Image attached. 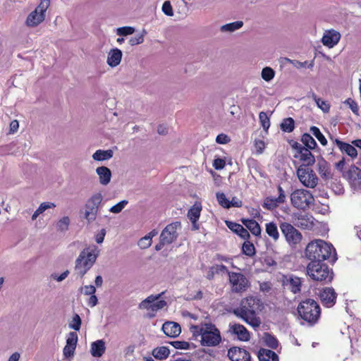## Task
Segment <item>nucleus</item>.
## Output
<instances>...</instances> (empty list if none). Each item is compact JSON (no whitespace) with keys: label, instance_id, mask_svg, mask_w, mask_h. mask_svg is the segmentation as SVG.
<instances>
[{"label":"nucleus","instance_id":"obj_16","mask_svg":"<svg viewBox=\"0 0 361 361\" xmlns=\"http://www.w3.org/2000/svg\"><path fill=\"white\" fill-rule=\"evenodd\" d=\"M180 228V222L176 221L167 225L162 231L160 238L168 245L172 243L178 238L177 229Z\"/></svg>","mask_w":361,"mask_h":361},{"label":"nucleus","instance_id":"obj_62","mask_svg":"<svg viewBox=\"0 0 361 361\" xmlns=\"http://www.w3.org/2000/svg\"><path fill=\"white\" fill-rule=\"evenodd\" d=\"M277 189L279 191V197H276V201H278V202L279 204L284 203L286 201V195H285L284 190H283V188H281V185H279Z\"/></svg>","mask_w":361,"mask_h":361},{"label":"nucleus","instance_id":"obj_33","mask_svg":"<svg viewBox=\"0 0 361 361\" xmlns=\"http://www.w3.org/2000/svg\"><path fill=\"white\" fill-rule=\"evenodd\" d=\"M170 353L169 349L166 346L157 347L153 349L152 355L157 360H163L166 359Z\"/></svg>","mask_w":361,"mask_h":361},{"label":"nucleus","instance_id":"obj_31","mask_svg":"<svg viewBox=\"0 0 361 361\" xmlns=\"http://www.w3.org/2000/svg\"><path fill=\"white\" fill-rule=\"evenodd\" d=\"M257 355L259 361H279V356L271 350L261 348Z\"/></svg>","mask_w":361,"mask_h":361},{"label":"nucleus","instance_id":"obj_38","mask_svg":"<svg viewBox=\"0 0 361 361\" xmlns=\"http://www.w3.org/2000/svg\"><path fill=\"white\" fill-rule=\"evenodd\" d=\"M242 252L250 257L255 255L256 250L253 243L249 241V240H245L242 245Z\"/></svg>","mask_w":361,"mask_h":361},{"label":"nucleus","instance_id":"obj_9","mask_svg":"<svg viewBox=\"0 0 361 361\" xmlns=\"http://www.w3.org/2000/svg\"><path fill=\"white\" fill-rule=\"evenodd\" d=\"M103 196L101 192L93 194L86 202L85 204V213L83 218L88 224L95 221L99 206L102 202Z\"/></svg>","mask_w":361,"mask_h":361},{"label":"nucleus","instance_id":"obj_11","mask_svg":"<svg viewBox=\"0 0 361 361\" xmlns=\"http://www.w3.org/2000/svg\"><path fill=\"white\" fill-rule=\"evenodd\" d=\"M297 176L302 185L307 188H314L317 185L318 178L313 170L300 165L297 169Z\"/></svg>","mask_w":361,"mask_h":361},{"label":"nucleus","instance_id":"obj_64","mask_svg":"<svg viewBox=\"0 0 361 361\" xmlns=\"http://www.w3.org/2000/svg\"><path fill=\"white\" fill-rule=\"evenodd\" d=\"M255 146L257 149V152L258 154H262L264 151V149L265 147V144L263 140H255Z\"/></svg>","mask_w":361,"mask_h":361},{"label":"nucleus","instance_id":"obj_50","mask_svg":"<svg viewBox=\"0 0 361 361\" xmlns=\"http://www.w3.org/2000/svg\"><path fill=\"white\" fill-rule=\"evenodd\" d=\"M78 343V334L75 331H71L68 334L66 345L76 347Z\"/></svg>","mask_w":361,"mask_h":361},{"label":"nucleus","instance_id":"obj_40","mask_svg":"<svg viewBox=\"0 0 361 361\" xmlns=\"http://www.w3.org/2000/svg\"><path fill=\"white\" fill-rule=\"evenodd\" d=\"M264 341L265 345L272 349H276L279 345V341L276 338L269 333H264Z\"/></svg>","mask_w":361,"mask_h":361},{"label":"nucleus","instance_id":"obj_57","mask_svg":"<svg viewBox=\"0 0 361 361\" xmlns=\"http://www.w3.org/2000/svg\"><path fill=\"white\" fill-rule=\"evenodd\" d=\"M75 348V346L66 345L63 350L64 357L66 358L72 357L74 355Z\"/></svg>","mask_w":361,"mask_h":361},{"label":"nucleus","instance_id":"obj_2","mask_svg":"<svg viewBox=\"0 0 361 361\" xmlns=\"http://www.w3.org/2000/svg\"><path fill=\"white\" fill-rule=\"evenodd\" d=\"M305 254L310 262H324L329 259L332 263L337 259L336 250L323 240L311 241L306 246Z\"/></svg>","mask_w":361,"mask_h":361},{"label":"nucleus","instance_id":"obj_22","mask_svg":"<svg viewBox=\"0 0 361 361\" xmlns=\"http://www.w3.org/2000/svg\"><path fill=\"white\" fill-rule=\"evenodd\" d=\"M166 336L171 338L178 337L181 332L180 324L174 322H166L161 328Z\"/></svg>","mask_w":361,"mask_h":361},{"label":"nucleus","instance_id":"obj_13","mask_svg":"<svg viewBox=\"0 0 361 361\" xmlns=\"http://www.w3.org/2000/svg\"><path fill=\"white\" fill-rule=\"evenodd\" d=\"M281 281L284 289L290 291L293 294L301 293L302 286L301 278L293 274L283 275Z\"/></svg>","mask_w":361,"mask_h":361},{"label":"nucleus","instance_id":"obj_56","mask_svg":"<svg viewBox=\"0 0 361 361\" xmlns=\"http://www.w3.org/2000/svg\"><path fill=\"white\" fill-rule=\"evenodd\" d=\"M317 106L324 112L327 113L330 110V105L326 101L322 100L320 98L316 102Z\"/></svg>","mask_w":361,"mask_h":361},{"label":"nucleus","instance_id":"obj_55","mask_svg":"<svg viewBox=\"0 0 361 361\" xmlns=\"http://www.w3.org/2000/svg\"><path fill=\"white\" fill-rule=\"evenodd\" d=\"M152 244V240L149 236H145L142 238L139 242L138 245L142 249H146L148 248Z\"/></svg>","mask_w":361,"mask_h":361},{"label":"nucleus","instance_id":"obj_48","mask_svg":"<svg viewBox=\"0 0 361 361\" xmlns=\"http://www.w3.org/2000/svg\"><path fill=\"white\" fill-rule=\"evenodd\" d=\"M135 32V28L130 26H124L117 28L116 34L119 36H127Z\"/></svg>","mask_w":361,"mask_h":361},{"label":"nucleus","instance_id":"obj_61","mask_svg":"<svg viewBox=\"0 0 361 361\" xmlns=\"http://www.w3.org/2000/svg\"><path fill=\"white\" fill-rule=\"evenodd\" d=\"M225 160L221 158H216L214 160L213 166L216 170L223 169L225 166Z\"/></svg>","mask_w":361,"mask_h":361},{"label":"nucleus","instance_id":"obj_30","mask_svg":"<svg viewBox=\"0 0 361 361\" xmlns=\"http://www.w3.org/2000/svg\"><path fill=\"white\" fill-rule=\"evenodd\" d=\"M106 350L105 343L103 340H97L91 344V354L93 357H100Z\"/></svg>","mask_w":361,"mask_h":361},{"label":"nucleus","instance_id":"obj_47","mask_svg":"<svg viewBox=\"0 0 361 361\" xmlns=\"http://www.w3.org/2000/svg\"><path fill=\"white\" fill-rule=\"evenodd\" d=\"M216 199L218 200L219 204L226 209L230 208V201L226 198L225 194L224 192H216Z\"/></svg>","mask_w":361,"mask_h":361},{"label":"nucleus","instance_id":"obj_14","mask_svg":"<svg viewBox=\"0 0 361 361\" xmlns=\"http://www.w3.org/2000/svg\"><path fill=\"white\" fill-rule=\"evenodd\" d=\"M343 176L346 178L354 190H361V169L355 165L343 172Z\"/></svg>","mask_w":361,"mask_h":361},{"label":"nucleus","instance_id":"obj_23","mask_svg":"<svg viewBox=\"0 0 361 361\" xmlns=\"http://www.w3.org/2000/svg\"><path fill=\"white\" fill-rule=\"evenodd\" d=\"M229 327V331L233 334L236 335L239 340L243 341H247L250 340V333L243 325L234 324H230Z\"/></svg>","mask_w":361,"mask_h":361},{"label":"nucleus","instance_id":"obj_20","mask_svg":"<svg viewBox=\"0 0 361 361\" xmlns=\"http://www.w3.org/2000/svg\"><path fill=\"white\" fill-rule=\"evenodd\" d=\"M314 221L315 219L312 215L300 214L296 218L295 225L302 229L312 230L315 226Z\"/></svg>","mask_w":361,"mask_h":361},{"label":"nucleus","instance_id":"obj_24","mask_svg":"<svg viewBox=\"0 0 361 361\" xmlns=\"http://www.w3.org/2000/svg\"><path fill=\"white\" fill-rule=\"evenodd\" d=\"M330 139L335 143L338 147L340 149V150L342 152L346 153L348 156L351 157L352 158H355L357 155V152L356 148L346 142H344L338 138H334L333 137H330Z\"/></svg>","mask_w":361,"mask_h":361},{"label":"nucleus","instance_id":"obj_32","mask_svg":"<svg viewBox=\"0 0 361 361\" xmlns=\"http://www.w3.org/2000/svg\"><path fill=\"white\" fill-rule=\"evenodd\" d=\"M114 152L111 149H98L93 154L92 158L95 161H105L112 158Z\"/></svg>","mask_w":361,"mask_h":361},{"label":"nucleus","instance_id":"obj_17","mask_svg":"<svg viewBox=\"0 0 361 361\" xmlns=\"http://www.w3.org/2000/svg\"><path fill=\"white\" fill-rule=\"evenodd\" d=\"M322 304L331 307L334 306L336 301L337 293L333 288L326 287L319 290L318 294Z\"/></svg>","mask_w":361,"mask_h":361},{"label":"nucleus","instance_id":"obj_37","mask_svg":"<svg viewBox=\"0 0 361 361\" xmlns=\"http://www.w3.org/2000/svg\"><path fill=\"white\" fill-rule=\"evenodd\" d=\"M243 21H240V20L235 21V22L227 23L226 25L221 26L220 30L222 32H232L235 31L236 30L240 29V27H243Z\"/></svg>","mask_w":361,"mask_h":361},{"label":"nucleus","instance_id":"obj_6","mask_svg":"<svg viewBox=\"0 0 361 361\" xmlns=\"http://www.w3.org/2000/svg\"><path fill=\"white\" fill-rule=\"evenodd\" d=\"M297 310L301 319L310 324H315L321 314L320 307L313 299H306L300 302Z\"/></svg>","mask_w":361,"mask_h":361},{"label":"nucleus","instance_id":"obj_63","mask_svg":"<svg viewBox=\"0 0 361 361\" xmlns=\"http://www.w3.org/2000/svg\"><path fill=\"white\" fill-rule=\"evenodd\" d=\"M68 274H69V271L68 270H66L59 276H58L56 274H52L51 275V277L53 279L57 281L58 282H61V281H63L68 276Z\"/></svg>","mask_w":361,"mask_h":361},{"label":"nucleus","instance_id":"obj_19","mask_svg":"<svg viewBox=\"0 0 361 361\" xmlns=\"http://www.w3.org/2000/svg\"><path fill=\"white\" fill-rule=\"evenodd\" d=\"M340 39V32L331 29L324 32L322 39V42L329 48H332L338 43Z\"/></svg>","mask_w":361,"mask_h":361},{"label":"nucleus","instance_id":"obj_3","mask_svg":"<svg viewBox=\"0 0 361 361\" xmlns=\"http://www.w3.org/2000/svg\"><path fill=\"white\" fill-rule=\"evenodd\" d=\"M190 331L195 338L200 336V341L203 346H216L221 341L220 331L211 322H202L199 325H191Z\"/></svg>","mask_w":361,"mask_h":361},{"label":"nucleus","instance_id":"obj_34","mask_svg":"<svg viewBox=\"0 0 361 361\" xmlns=\"http://www.w3.org/2000/svg\"><path fill=\"white\" fill-rule=\"evenodd\" d=\"M201 211V203L195 202L193 206L188 210L187 216L190 220L198 221Z\"/></svg>","mask_w":361,"mask_h":361},{"label":"nucleus","instance_id":"obj_58","mask_svg":"<svg viewBox=\"0 0 361 361\" xmlns=\"http://www.w3.org/2000/svg\"><path fill=\"white\" fill-rule=\"evenodd\" d=\"M84 290L83 293L85 295H90L94 294L96 292V288L92 285L85 286L84 287H81L80 290L82 292Z\"/></svg>","mask_w":361,"mask_h":361},{"label":"nucleus","instance_id":"obj_25","mask_svg":"<svg viewBox=\"0 0 361 361\" xmlns=\"http://www.w3.org/2000/svg\"><path fill=\"white\" fill-rule=\"evenodd\" d=\"M226 224L230 230L239 235L241 238L244 240L250 239V235L249 232L242 225L230 221H226Z\"/></svg>","mask_w":361,"mask_h":361},{"label":"nucleus","instance_id":"obj_60","mask_svg":"<svg viewBox=\"0 0 361 361\" xmlns=\"http://www.w3.org/2000/svg\"><path fill=\"white\" fill-rule=\"evenodd\" d=\"M55 207H56V205L53 202H42L38 207V212H42V214L47 209L54 208Z\"/></svg>","mask_w":361,"mask_h":361},{"label":"nucleus","instance_id":"obj_39","mask_svg":"<svg viewBox=\"0 0 361 361\" xmlns=\"http://www.w3.org/2000/svg\"><path fill=\"white\" fill-rule=\"evenodd\" d=\"M280 127L283 132L291 133L295 128V121L291 117L284 118Z\"/></svg>","mask_w":361,"mask_h":361},{"label":"nucleus","instance_id":"obj_29","mask_svg":"<svg viewBox=\"0 0 361 361\" xmlns=\"http://www.w3.org/2000/svg\"><path fill=\"white\" fill-rule=\"evenodd\" d=\"M241 222L252 233V235L260 237L262 229L259 224L254 219H241Z\"/></svg>","mask_w":361,"mask_h":361},{"label":"nucleus","instance_id":"obj_45","mask_svg":"<svg viewBox=\"0 0 361 361\" xmlns=\"http://www.w3.org/2000/svg\"><path fill=\"white\" fill-rule=\"evenodd\" d=\"M147 34V31L145 30H143L141 34L137 35L134 37H131L129 40L128 43L131 46H135L137 44H142L144 42V37Z\"/></svg>","mask_w":361,"mask_h":361},{"label":"nucleus","instance_id":"obj_36","mask_svg":"<svg viewBox=\"0 0 361 361\" xmlns=\"http://www.w3.org/2000/svg\"><path fill=\"white\" fill-rule=\"evenodd\" d=\"M301 141L304 147L308 148V149H314L317 147L315 140L309 133H304L302 135Z\"/></svg>","mask_w":361,"mask_h":361},{"label":"nucleus","instance_id":"obj_54","mask_svg":"<svg viewBox=\"0 0 361 361\" xmlns=\"http://www.w3.org/2000/svg\"><path fill=\"white\" fill-rule=\"evenodd\" d=\"M344 103L349 106L350 109L355 115H359L358 105L353 99L348 98L345 101Z\"/></svg>","mask_w":361,"mask_h":361},{"label":"nucleus","instance_id":"obj_5","mask_svg":"<svg viewBox=\"0 0 361 361\" xmlns=\"http://www.w3.org/2000/svg\"><path fill=\"white\" fill-rule=\"evenodd\" d=\"M307 274L314 281L324 284L329 283L334 279L333 269L324 262H310L306 268Z\"/></svg>","mask_w":361,"mask_h":361},{"label":"nucleus","instance_id":"obj_53","mask_svg":"<svg viewBox=\"0 0 361 361\" xmlns=\"http://www.w3.org/2000/svg\"><path fill=\"white\" fill-rule=\"evenodd\" d=\"M127 204H128L127 200H122V201L119 202L118 203H117L116 204L112 206L109 209V211L114 214H118L123 210V209L125 207V206Z\"/></svg>","mask_w":361,"mask_h":361},{"label":"nucleus","instance_id":"obj_1","mask_svg":"<svg viewBox=\"0 0 361 361\" xmlns=\"http://www.w3.org/2000/svg\"><path fill=\"white\" fill-rule=\"evenodd\" d=\"M263 307L262 301L256 297H247L243 299L240 307L233 310V313L238 317L244 320L247 324L255 329L259 328L261 319L256 315L257 310Z\"/></svg>","mask_w":361,"mask_h":361},{"label":"nucleus","instance_id":"obj_15","mask_svg":"<svg viewBox=\"0 0 361 361\" xmlns=\"http://www.w3.org/2000/svg\"><path fill=\"white\" fill-rule=\"evenodd\" d=\"M228 274L233 291L241 293L246 290L248 286V280L243 274L228 271Z\"/></svg>","mask_w":361,"mask_h":361},{"label":"nucleus","instance_id":"obj_52","mask_svg":"<svg viewBox=\"0 0 361 361\" xmlns=\"http://www.w3.org/2000/svg\"><path fill=\"white\" fill-rule=\"evenodd\" d=\"M161 10L163 13L167 16L171 17L173 16V9L170 1H165L164 2Z\"/></svg>","mask_w":361,"mask_h":361},{"label":"nucleus","instance_id":"obj_28","mask_svg":"<svg viewBox=\"0 0 361 361\" xmlns=\"http://www.w3.org/2000/svg\"><path fill=\"white\" fill-rule=\"evenodd\" d=\"M96 173L99 176L100 184L106 185L110 183L111 178V171L108 167L104 166L97 167L96 169Z\"/></svg>","mask_w":361,"mask_h":361},{"label":"nucleus","instance_id":"obj_43","mask_svg":"<svg viewBox=\"0 0 361 361\" xmlns=\"http://www.w3.org/2000/svg\"><path fill=\"white\" fill-rule=\"evenodd\" d=\"M275 75V71L270 67H265L262 70L261 76L267 82L271 81Z\"/></svg>","mask_w":361,"mask_h":361},{"label":"nucleus","instance_id":"obj_41","mask_svg":"<svg viewBox=\"0 0 361 361\" xmlns=\"http://www.w3.org/2000/svg\"><path fill=\"white\" fill-rule=\"evenodd\" d=\"M310 132L319 141L321 145L325 146L327 145V140L324 135L321 133L319 128L316 126H312L310 128Z\"/></svg>","mask_w":361,"mask_h":361},{"label":"nucleus","instance_id":"obj_12","mask_svg":"<svg viewBox=\"0 0 361 361\" xmlns=\"http://www.w3.org/2000/svg\"><path fill=\"white\" fill-rule=\"evenodd\" d=\"M164 292H161L157 295H151L142 300L140 305V309H146L152 312H157L166 306L167 303L164 300H159Z\"/></svg>","mask_w":361,"mask_h":361},{"label":"nucleus","instance_id":"obj_42","mask_svg":"<svg viewBox=\"0 0 361 361\" xmlns=\"http://www.w3.org/2000/svg\"><path fill=\"white\" fill-rule=\"evenodd\" d=\"M82 324V319L79 314L75 313L72 317V319L68 323V326L75 331H79Z\"/></svg>","mask_w":361,"mask_h":361},{"label":"nucleus","instance_id":"obj_27","mask_svg":"<svg viewBox=\"0 0 361 361\" xmlns=\"http://www.w3.org/2000/svg\"><path fill=\"white\" fill-rule=\"evenodd\" d=\"M317 171L324 179L331 178L329 163L322 157L318 158L317 164Z\"/></svg>","mask_w":361,"mask_h":361},{"label":"nucleus","instance_id":"obj_7","mask_svg":"<svg viewBox=\"0 0 361 361\" xmlns=\"http://www.w3.org/2000/svg\"><path fill=\"white\" fill-rule=\"evenodd\" d=\"M290 201L294 207L305 210L314 204V198L309 190L299 189L291 193Z\"/></svg>","mask_w":361,"mask_h":361},{"label":"nucleus","instance_id":"obj_35","mask_svg":"<svg viewBox=\"0 0 361 361\" xmlns=\"http://www.w3.org/2000/svg\"><path fill=\"white\" fill-rule=\"evenodd\" d=\"M265 231L267 235L274 241L279 238V232L276 224L274 222H269L265 225Z\"/></svg>","mask_w":361,"mask_h":361},{"label":"nucleus","instance_id":"obj_51","mask_svg":"<svg viewBox=\"0 0 361 361\" xmlns=\"http://www.w3.org/2000/svg\"><path fill=\"white\" fill-rule=\"evenodd\" d=\"M169 343L176 349L187 350L189 349L190 346L188 342L184 341H175L169 342Z\"/></svg>","mask_w":361,"mask_h":361},{"label":"nucleus","instance_id":"obj_10","mask_svg":"<svg viewBox=\"0 0 361 361\" xmlns=\"http://www.w3.org/2000/svg\"><path fill=\"white\" fill-rule=\"evenodd\" d=\"M279 228L288 245L293 249L297 248L302 239V233L287 222L281 223Z\"/></svg>","mask_w":361,"mask_h":361},{"label":"nucleus","instance_id":"obj_26","mask_svg":"<svg viewBox=\"0 0 361 361\" xmlns=\"http://www.w3.org/2000/svg\"><path fill=\"white\" fill-rule=\"evenodd\" d=\"M122 56L123 53L119 49L114 48L111 49L106 60L107 64L111 68L118 66L121 61Z\"/></svg>","mask_w":361,"mask_h":361},{"label":"nucleus","instance_id":"obj_59","mask_svg":"<svg viewBox=\"0 0 361 361\" xmlns=\"http://www.w3.org/2000/svg\"><path fill=\"white\" fill-rule=\"evenodd\" d=\"M231 141L230 137L224 133H221L216 136V142L219 144H227Z\"/></svg>","mask_w":361,"mask_h":361},{"label":"nucleus","instance_id":"obj_46","mask_svg":"<svg viewBox=\"0 0 361 361\" xmlns=\"http://www.w3.org/2000/svg\"><path fill=\"white\" fill-rule=\"evenodd\" d=\"M70 219L68 216H63L56 224L58 231L64 232L68 230Z\"/></svg>","mask_w":361,"mask_h":361},{"label":"nucleus","instance_id":"obj_49","mask_svg":"<svg viewBox=\"0 0 361 361\" xmlns=\"http://www.w3.org/2000/svg\"><path fill=\"white\" fill-rule=\"evenodd\" d=\"M259 118L263 129L267 131L270 126V121L267 114L264 111L260 112L259 114Z\"/></svg>","mask_w":361,"mask_h":361},{"label":"nucleus","instance_id":"obj_4","mask_svg":"<svg viewBox=\"0 0 361 361\" xmlns=\"http://www.w3.org/2000/svg\"><path fill=\"white\" fill-rule=\"evenodd\" d=\"M99 250L96 245H92L82 250L75 260V269L82 278L95 263Z\"/></svg>","mask_w":361,"mask_h":361},{"label":"nucleus","instance_id":"obj_18","mask_svg":"<svg viewBox=\"0 0 361 361\" xmlns=\"http://www.w3.org/2000/svg\"><path fill=\"white\" fill-rule=\"evenodd\" d=\"M228 357L231 361H250L251 356L248 351L238 347L231 348L228 350Z\"/></svg>","mask_w":361,"mask_h":361},{"label":"nucleus","instance_id":"obj_8","mask_svg":"<svg viewBox=\"0 0 361 361\" xmlns=\"http://www.w3.org/2000/svg\"><path fill=\"white\" fill-rule=\"evenodd\" d=\"M51 0H40L39 5L27 17L25 24L30 27H35L42 23L46 16V11L49 7Z\"/></svg>","mask_w":361,"mask_h":361},{"label":"nucleus","instance_id":"obj_21","mask_svg":"<svg viewBox=\"0 0 361 361\" xmlns=\"http://www.w3.org/2000/svg\"><path fill=\"white\" fill-rule=\"evenodd\" d=\"M307 147H303L298 154L294 155L295 159H299L303 162L302 165H305L306 168L312 166L315 163V157Z\"/></svg>","mask_w":361,"mask_h":361},{"label":"nucleus","instance_id":"obj_44","mask_svg":"<svg viewBox=\"0 0 361 361\" xmlns=\"http://www.w3.org/2000/svg\"><path fill=\"white\" fill-rule=\"evenodd\" d=\"M278 204L279 203L276 201V198L268 197L265 199L262 206L264 208L271 211L278 207Z\"/></svg>","mask_w":361,"mask_h":361}]
</instances>
